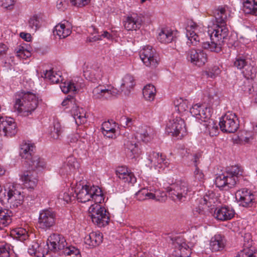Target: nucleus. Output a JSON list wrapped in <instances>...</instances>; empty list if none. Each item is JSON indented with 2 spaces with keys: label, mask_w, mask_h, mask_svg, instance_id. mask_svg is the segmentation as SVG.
Returning a JSON list of instances; mask_svg holds the SVG:
<instances>
[{
  "label": "nucleus",
  "mask_w": 257,
  "mask_h": 257,
  "mask_svg": "<svg viewBox=\"0 0 257 257\" xmlns=\"http://www.w3.org/2000/svg\"><path fill=\"white\" fill-rule=\"evenodd\" d=\"M208 33L210 36V42H203L202 48L209 50L211 52H220L229 33L226 24H213V25L209 28Z\"/></svg>",
  "instance_id": "nucleus-1"
},
{
  "label": "nucleus",
  "mask_w": 257,
  "mask_h": 257,
  "mask_svg": "<svg viewBox=\"0 0 257 257\" xmlns=\"http://www.w3.org/2000/svg\"><path fill=\"white\" fill-rule=\"evenodd\" d=\"M36 95L30 91L21 90L15 94V108L23 116L31 114L38 105Z\"/></svg>",
  "instance_id": "nucleus-2"
},
{
  "label": "nucleus",
  "mask_w": 257,
  "mask_h": 257,
  "mask_svg": "<svg viewBox=\"0 0 257 257\" xmlns=\"http://www.w3.org/2000/svg\"><path fill=\"white\" fill-rule=\"evenodd\" d=\"M0 197V200L4 202L8 201L13 207H17L21 205L24 201V195L21 191L16 189V187L12 183L6 185L5 191Z\"/></svg>",
  "instance_id": "nucleus-3"
},
{
  "label": "nucleus",
  "mask_w": 257,
  "mask_h": 257,
  "mask_svg": "<svg viewBox=\"0 0 257 257\" xmlns=\"http://www.w3.org/2000/svg\"><path fill=\"white\" fill-rule=\"evenodd\" d=\"M88 213L92 222L99 227H102L108 224L109 217L106 209L100 204L94 203L91 205L88 209Z\"/></svg>",
  "instance_id": "nucleus-4"
},
{
  "label": "nucleus",
  "mask_w": 257,
  "mask_h": 257,
  "mask_svg": "<svg viewBox=\"0 0 257 257\" xmlns=\"http://www.w3.org/2000/svg\"><path fill=\"white\" fill-rule=\"evenodd\" d=\"M194 192L192 187L189 186L187 183L184 181H181L173 185L169 190V193L172 198L180 202L186 201Z\"/></svg>",
  "instance_id": "nucleus-5"
},
{
  "label": "nucleus",
  "mask_w": 257,
  "mask_h": 257,
  "mask_svg": "<svg viewBox=\"0 0 257 257\" xmlns=\"http://www.w3.org/2000/svg\"><path fill=\"white\" fill-rule=\"evenodd\" d=\"M166 133L168 135L182 139L186 135V128L185 122L180 117L169 120L167 123Z\"/></svg>",
  "instance_id": "nucleus-6"
},
{
  "label": "nucleus",
  "mask_w": 257,
  "mask_h": 257,
  "mask_svg": "<svg viewBox=\"0 0 257 257\" xmlns=\"http://www.w3.org/2000/svg\"><path fill=\"white\" fill-rule=\"evenodd\" d=\"M235 198L240 206L250 207L257 202V192L243 188L236 192Z\"/></svg>",
  "instance_id": "nucleus-7"
},
{
  "label": "nucleus",
  "mask_w": 257,
  "mask_h": 257,
  "mask_svg": "<svg viewBox=\"0 0 257 257\" xmlns=\"http://www.w3.org/2000/svg\"><path fill=\"white\" fill-rule=\"evenodd\" d=\"M221 130L223 132L233 133L239 127V122L236 114L232 112H227L222 116L219 123Z\"/></svg>",
  "instance_id": "nucleus-8"
},
{
  "label": "nucleus",
  "mask_w": 257,
  "mask_h": 257,
  "mask_svg": "<svg viewBox=\"0 0 257 257\" xmlns=\"http://www.w3.org/2000/svg\"><path fill=\"white\" fill-rule=\"evenodd\" d=\"M140 56L144 64L147 67L155 68L159 64L156 51L151 46H145L140 51Z\"/></svg>",
  "instance_id": "nucleus-9"
},
{
  "label": "nucleus",
  "mask_w": 257,
  "mask_h": 257,
  "mask_svg": "<svg viewBox=\"0 0 257 257\" xmlns=\"http://www.w3.org/2000/svg\"><path fill=\"white\" fill-rule=\"evenodd\" d=\"M147 159L149 161L148 166L156 169H164L169 165L168 160L165 156L155 151H151L148 154Z\"/></svg>",
  "instance_id": "nucleus-10"
},
{
  "label": "nucleus",
  "mask_w": 257,
  "mask_h": 257,
  "mask_svg": "<svg viewBox=\"0 0 257 257\" xmlns=\"http://www.w3.org/2000/svg\"><path fill=\"white\" fill-rule=\"evenodd\" d=\"M55 212L52 210L44 209L40 212L38 223L40 228L47 229L55 224Z\"/></svg>",
  "instance_id": "nucleus-11"
},
{
  "label": "nucleus",
  "mask_w": 257,
  "mask_h": 257,
  "mask_svg": "<svg viewBox=\"0 0 257 257\" xmlns=\"http://www.w3.org/2000/svg\"><path fill=\"white\" fill-rule=\"evenodd\" d=\"M0 135L6 137H12L17 133L16 123L12 118H6L0 116Z\"/></svg>",
  "instance_id": "nucleus-12"
},
{
  "label": "nucleus",
  "mask_w": 257,
  "mask_h": 257,
  "mask_svg": "<svg viewBox=\"0 0 257 257\" xmlns=\"http://www.w3.org/2000/svg\"><path fill=\"white\" fill-rule=\"evenodd\" d=\"M47 244L49 249L55 252L60 251V253L67 245L64 237L57 233L51 234L47 239Z\"/></svg>",
  "instance_id": "nucleus-13"
},
{
  "label": "nucleus",
  "mask_w": 257,
  "mask_h": 257,
  "mask_svg": "<svg viewBox=\"0 0 257 257\" xmlns=\"http://www.w3.org/2000/svg\"><path fill=\"white\" fill-rule=\"evenodd\" d=\"M187 59L193 64L201 67L207 61V56L202 50L192 49L187 52Z\"/></svg>",
  "instance_id": "nucleus-14"
},
{
  "label": "nucleus",
  "mask_w": 257,
  "mask_h": 257,
  "mask_svg": "<svg viewBox=\"0 0 257 257\" xmlns=\"http://www.w3.org/2000/svg\"><path fill=\"white\" fill-rule=\"evenodd\" d=\"M20 180L23 182L25 187L34 189L36 187L38 179L36 171L31 170H25L19 175Z\"/></svg>",
  "instance_id": "nucleus-15"
},
{
  "label": "nucleus",
  "mask_w": 257,
  "mask_h": 257,
  "mask_svg": "<svg viewBox=\"0 0 257 257\" xmlns=\"http://www.w3.org/2000/svg\"><path fill=\"white\" fill-rule=\"evenodd\" d=\"M234 66L238 69H243L242 73L247 80L253 79L255 74L252 72V66L244 56H238L234 62Z\"/></svg>",
  "instance_id": "nucleus-16"
},
{
  "label": "nucleus",
  "mask_w": 257,
  "mask_h": 257,
  "mask_svg": "<svg viewBox=\"0 0 257 257\" xmlns=\"http://www.w3.org/2000/svg\"><path fill=\"white\" fill-rule=\"evenodd\" d=\"M142 22L141 15L133 13L125 18L123 21V26L127 31H136L141 28Z\"/></svg>",
  "instance_id": "nucleus-17"
},
{
  "label": "nucleus",
  "mask_w": 257,
  "mask_h": 257,
  "mask_svg": "<svg viewBox=\"0 0 257 257\" xmlns=\"http://www.w3.org/2000/svg\"><path fill=\"white\" fill-rule=\"evenodd\" d=\"M186 36L189 41L187 43L196 46L200 41L199 36L198 35V26L193 21H188L186 27Z\"/></svg>",
  "instance_id": "nucleus-18"
},
{
  "label": "nucleus",
  "mask_w": 257,
  "mask_h": 257,
  "mask_svg": "<svg viewBox=\"0 0 257 257\" xmlns=\"http://www.w3.org/2000/svg\"><path fill=\"white\" fill-rule=\"evenodd\" d=\"M79 167V164L75 158L73 157H69L63 163L59 170V173L61 176L70 175Z\"/></svg>",
  "instance_id": "nucleus-19"
},
{
  "label": "nucleus",
  "mask_w": 257,
  "mask_h": 257,
  "mask_svg": "<svg viewBox=\"0 0 257 257\" xmlns=\"http://www.w3.org/2000/svg\"><path fill=\"white\" fill-rule=\"evenodd\" d=\"M201 104L198 103L193 105L190 109V112L197 119L200 120L202 122L203 121L209 119L211 117V114L210 108L207 107H203L202 113H201Z\"/></svg>",
  "instance_id": "nucleus-20"
},
{
  "label": "nucleus",
  "mask_w": 257,
  "mask_h": 257,
  "mask_svg": "<svg viewBox=\"0 0 257 257\" xmlns=\"http://www.w3.org/2000/svg\"><path fill=\"white\" fill-rule=\"evenodd\" d=\"M234 215L235 211L232 208L224 206L217 208L214 211L213 216L217 220L226 221L232 218Z\"/></svg>",
  "instance_id": "nucleus-21"
},
{
  "label": "nucleus",
  "mask_w": 257,
  "mask_h": 257,
  "mask_svg": "<svg viewBox=\"0 0 257 257\" xmlns=\"http://www.w3.org/2000/svg\"><path fill=\"white\" fill-rule=\"evenodd\" d=\"M74 192L76 195L77 199L79 202L85 203L91 200L90 186L87 185H77Z\"/></svg>",
  "instance_id": "nucleus-22"
},
{
  "label": "nucleus",
  "mask_w": 257,
  "mask_h": 257,
  "mask_svg": "<svg viewBox=\"0 0 257 257\" xmlns=\"http://www.w3.org/2000/svg\"><path fill=\"white\" fill-rule=\"evenodd\" d=\"M215 184L219 188L227 190L234 186L235 181L233 178L227 176L224 172L216 177Z\"/></svg>",
  "instance_id": "nucleus-23"
},
{
  "label": "nucleus",
  "mask_w": 257,
  "mask_h": 257,
  "mask_svg": "<svg viewBox=\"0 0 257 257\" xmlns=\"http://www.w3.org/2000/svg\"><path fill=\"white\" fill-rule=\"evenodd\" d=\"M200 128L205 133L208 134L211 137H214L219 134L218 125L213 119H207L206 121H203L200 122Z\"/></svg>",
  "instance_id": "nucleus-24"
},
{
  "label": "nucleus",
  "mask_w": 257,
  "mask_h": 257,
  "mask_svg": "<svg viewBox=\"0 0 257 257\" xmlns=\"http://www.w3.org/2000/svg\"><path fill=\"white\" fill-rule=\"evenodd\" d=\"M116 174L124 182L134 184L137 181L134 174L125 167H118L116 170Z\"/></svg>",
  "instance_id": "nucleus-25"
},
{
  "label": "nucleus",
  "mask_w": 257,
  "mask_h": 257,
  "mask_svg": "<svg viewBox=\"0 0 257 257\" xmlns=\"http://www.w3.org/2000/svg\"><path fill=\"white\" fill-rule=\"evenodd\" d=\"M35 146L28 142H23L20 145L19 154L21 157L28 161L33 156Z\"/></svg>",
  "instance_id": "nucleus-26"
},
{
  "label": "nucleus",
  "mask_w": 257,
  "mask_h": 257,
  "mask_svg": "<svg viewBox=\"0 0 257 257\" xmlns=\"http://www.w3.org/2000/svg\"><path fill=\"white\" fill-rule=\"evenodd\" d=\"M225 243L224 237L220 234H216L210 240V248L212 251H219L223 249Z\"/></svg>",
  "instance_id": "nucleus-27"
},
{
  "label": "nucleus",
  "mask_w": 257,
  "mask_h": 257,
  "mask_svg": "<svg viewBox=\"0 0 257 257\" xmlns=\"http://www.w3.org/2000/svg\"><path fill=\"white\" fill-rule=\"evenodd\" d=\"M153 130L148 126H143L139 128L136 133V138L142 141L147 143L154 137Z\"/></svg>",
  "instance_id": "nucleus-28"
},
{
  "label": "nucleus",
  "mask_w": 257,
  "mask_h": 257,
  "mask_svg": "<svg viewBox=\"0 0 257 257\" xmlns=\"http://www.w3.org/2000/svg\"><path fill=\"white\" fill-rule=\"evenodd\" d=\"M103 236L99 231L92 232L84 237V242L90 247H95L102 242Z\"/></svg>",
  "instance_id": "nucleus-29"
},
{
  "label": "nucleus",
  "mask_w": 257,
  "mask_h": 257,
  "mask_svg": "<svg viewBox=\"0 0 257 257\" xmlns=\"http://www.w3.org/2000/svg\"><path fill=\"white\" fill-rule=\"evenodd\" d=\"M29 167L28 170L32 171L40 170L46 167V163L44 159L38 156H33L28 161H27Z\"/></svg>",
  "instance_id": "nucleus-30"
},
{
  "label": "nucleus",
  "mask_w": 257,
  "mask_h": 257,
  "mask_svg": "<svg viewBox=\"0 0 257 257\" xmlns=\"http://www.w3.org/2000/svg\"><path fill=\"white\" fill-rule=\"evenodd\" d=\"M124 147L126 153L131 157H135L140 153L138 144L133 140V138L132 140H125L124 143Z\"/></svg>",
  "instance_id": "nucleus-31"
},
{
  "label": "nucleus",
  "mask_w": 257,
  "mask_h": 257,
  "mask_svg": "<svg viewBox=\"0 0 257 257\" xmlns=\"http://www.w3.org/2000/svg\"><path fill=\"white\" fill-rule=\"evenodd\" d=\"M228 12L225 7L219 6L214 10V16L215 19L214 24H226Z\"/></svg>",
  "instance_id": "nucleus-32"
},
{
  "label": "nucleus",
  "mask_w": 257,
  "mask_h": 257,
  "mask_svg": "<svg viewBox=\"0 0 257 257\" xmlns=\"http://www.w3.org/2000/svg\"><path fill=\"white\" fill-rule=\"evenodd\" d=\"M211 206V202L209 200V197L206 196L201 198L199 200V205L193 210V213L195 217H198L199 215H204L206 210Z\"/></svg>",
  "instance_id": "nucleus-33"
},
{
  "label": "nucleus",
  "mask_w": 257,
  "mask_h": 257,
  "mask_svg": "<svg viewBox=\"0 0 257 257\" xmlns=\"http://www.w3.org/2000/svg\"><path fill=\"white\" fill-rule=\"evenodd\" d=\"M71 113L76 124H80L86 121V112L83 108L75 104L71 108Z\"/></svg>",
  "instance_id": "nucleus-34"
},
{
  "label": "nucleus",
  "mask_w": 257,
  "mask_h": 257,
  "mask_svg": "<svg viewBox=\"0 0 257 257\" xmlns=\"http://www.w3.org/2000/svg\"><path fill=\"white\" fill-rule=\"evenodd\" d=\"M119 93L117 89H98V92L94 94L96 99L105 100L111 99L113 96H116Z\"/></svg>",
  "instance_id": "nucleus-35"
},
{
  "label": "nucleus",
  "mask_w": 257,
  "mask_h": 257,
  "mask_svg": "<svg viewBox=\"0 0 257 257\" xmlns=\"http://www.w3.org/2000/svg\"><path fill=\"white\" fill-rule=\"evenodd\" d=\"M175 38L174 34L171 30L168 29H162L159 33L157 39L162 43H169L174 41Z\"/></svg>",
  "instance_id": "nucleus-36"
},
{
  "label": "nucleus",
  "mask_w": 257,
  "mask_h": 257,
  "mask_svg": "<svg viewBox=\"0 0 257 257\" xmlns=\"http://www.w3.org/2000/svg\"><path fill=\"white\" fill-rule=\"evenodd\" d=\"M11 211L0 207V229L8 226L12 222Z\"/></svg>",
  "instance_id": "nucleus-37"
},
{
  "label": "nucleus",
  "mask_w": 257,
  "mask_h": 257,
  "mask_svg": "<svg viewBox=\"0 0 257 257\" xmlns=\"http://www.w3.org/2000/svg\"><path fill=\"white\" fill-rule=\"evenodd\" d=\"M91 199L95 203L99 204L104 201L103 194L101 189L97 186H92L90 187Z\"/></svg>",
  "instance_id": "nucleus-38"
},
{
  "label": "nucleus",
  "mask_w": 257,
  "mask_h": 257,
  "mask_svg": "<svg viewBox=\"0 0 257 257\" xmlns=\"http://www.w3.org/2000/svg\"><path fill=\"white\" fill-rule=\"evenodd\" d=\"M71 30L69 27H66L64 24H59L55 27L54 35H57L59 39H64L70 35Z\"/></svg>",
  "instance_id": "nucleus-39"
},
{
  "label": "nucleus",
  "mask_w": 257,
  "mask_h": 257,
  "mask_svg": "<svg viewBox=\"0 0 257 257\" xmlns=\"http://www.w3.org/2000/svg\"><path fill=\"white\" fill-rule=\"evenodd\" d=\"M250 234L247 233L245 235V238H247V247L240 251L236 257H257V252L253 251L248 247L251 245V240H250Z\"/></svg>",
  "instance_id": "nucleus-40"
},
{
  "label": "nucleus",
  "mask_w": 257,
  "mask_h": 257,
  "mask_svg": "<svg viewBox=\"0 0 257 257\" xmlns=\"http://www.w3.org/2000/svg\"><path fill=\"white\" fill-rule=\"evenodd\" d=\"M177 254L180 257H188L191 253L189 246L185 242L179 243L177 242L175 244Z\"/></svg>",
  "instance_id": "nucleus-41"
},
{
  "label": "nucleus",
  "mask_w": 257,
  "mask_h": 257,
  "mask_svg": "<svg viewBox=\"0 0 257 257\" xmlns=\"http://www.w3.org/2000/svg\"><path fill=\"white\" fill-rule=\"evenodd\" d=\"M156 93L155 86L151 84L146 85L143 90L144 97L148 101H153L155 98Z\"/></svg>",
  "instance_id": "nucleus-42"
},
{
  "label": "nucleus",
  "mask_w": 257,
  "mask_h": 257,
  "mask_svg": "<svg viewBox=\"0 0 257 257\" xmlns=\"http://www.w3.org/2000/svg\"><path fill=\"white\" fill-rule=\"evenodd\" d=\"M225 173L227 176L233 178L236 183L237 177L242 175L243 169L238 165L232 166L228 168Z\"/></svg>",
  "instance_id": "nucleus-43"
},
{
  "label": "nucleus",
  "mask_w": 257,
  "mask_h": 257,
  "mask_svg": "<svg viewBox=\"0 0 257 257\" xmlns=\"http://www.w3.org/2000/svg\"><path fill=\"white\" fill-rule=\"evenodd\" d=\"M175 110L179 113H183L187 110L188 108V101L186 99L182 98L176 99L174 101Z\"/></svg>",
  "instance_id": "nucleus-44"
},
{
  "label": "nucleus",
  "mask_w": 257,
  "mask_h": 257,
  "mask_svg": "<svg viewBox=\"0 0 257 257\" xmlns=\"http://www.w3.org/2000/svg\"><path fill=\"white\" fill-rule=\"evenodd\" d=\"M137 199L143 201L149 199H154L155 195L145 188L141 189L136 193Z\"/></svg>",
  "instance_id": "nucleus-45"
},
{
  "label": "nucleus",
  "mask_w": 257,
  "mask_h": 257,
  "mask_svg": "<svg viewBox=\"0 0 257 257\" xmlns=\"http://www.w3.org/2000/svg\"><path fill=\"white\" fill-rule=\"evenodd\" d=\"M63 132V128L59 122H54L50 132L51 138L54 140H59Z\"/></svg>",
  "instance_id": "nucleus-46"
},
{
  "label": "nucleus",
  "mask_w": 257,
  "mask_h": 257,
  "mask_svg": "<svg viewBox=\"0 0 257 257\" xmlns=\"http://www.w3.org/2000/svg\"><path fill=\"white\" fill-rule=\"evenodd\" d=\"M59 200H63L66 203H69L75 199L73 194V189L66 190L59 193L58 195Z\"/></svg>",
  "instance_id": "nucleus-47"
},
{
  "label": "nucleus",
  "mask_w": 257,
  "mask_h": 257,
  "mask_svg": "<svg viewBox=\"0 0 257 257\" xmlns=\"http://www.w3.org/2000/svg\"><path fill=\"white\" fill-rule=\"evenodd\" d=\"M61 77V73L60 72H55L52 70H46L41 75L42 78L47 79L49 80L58 81L60 80Z\"/></svg>",
  "instance_id": "nucleus-48"
},
{
  "label": "nucleus",
  "mask_w": 257,
  "mask_h": 257,
  "mask_svg": "<svg viewBox=\"0 0 257 257\" xmlns=\"http://www.w3.org/2000/svg\"><path fill=\"white\" fill-rule=\"evenodd\" d=\"M60 87L64 93H68L76 90L75 84L73 81H61Z\"/></svg>",
  "instance_id": "nucleus-49"
},
{
  "label": "nucleus",
  "mask_w": 257,
  "mask_h": 257,
  "mask_svg": "<svg viewBox=\"0 0 257 257\" xmlns=\"http://www.w3.org/2000/svg\"><path fill=\"white\" fill-rule=\"evenodd\" d=\"M12 234L18 239L23 241L26 240L28 237L27 231L23 228H18L14 229Z\"/></svg>",
  "instance_id": "nucleus-50"
},
{
  "label": "nucleus",
  "mask_w": 257,
  "mask_h": 257,
  "mask_svg": "<svg viewBox=\"0 0 257 257\" xmlns=\"http://www.w3.org/2000/svg\"><path fill=\"white\" fill-rule=\"evenodd\" d=\"M135 85L134 81H125L121 84L119 90L123 92L125 94H128Z\"/></svg>",
  "instance_id": "nucleus-51"
},
{
  "label": "nucleus",
  "mask_w": 257,
  "mask_h": 257,
  "mask_svg": "<svg viewBox=\"0 0 257 257\" xmlns=\"http://www.w3.org/2000/svg\"><path fill=\"white\" fill-rule=\"evenodd\" d=\"M29 26L32 32H35L40 26L39 19L35 16L30 18L29 21Z\"/></svg>",
  "instance_id": "nucleus-52"
},
{
  "label": "nucleus",
  "mask_w": 257,
  "mask_h": 257,
  "mask_svg": "<svg viewBox=\"0 0 257 257\" xmlns=\"http://www.w3.org/2000/svg\"><path fill=\"white\" fill-rule=\"evenodd\" d=\"M243 6L244 9L249 11L254 8H257V0H244Z\"/></svg>",
  "instance_id": "nucleus-53"
},
{
  "label": "nucleus",
  "mask_w": 257,
  "mask_h": 257,
  "mask_svg": "<svg viewBox=\"0 0 257 257\" xmlns=\"http://www.w3.org/2000/svg\"><path fill=\"white\" fill-rule=\"evenodd\" d=\"M194 177L195 180L202 182L204 178V175L202 171L198 167L195 168L194 171Z\"/></svg>",
  "instance_id": "nucleus-54"
},
{
  "label": "nucleus",
  "mask_w": 257,
  "mask_h": 257,
  "mask_svg": "<svg viewBox=\"0 0 257 257\" xmlns=\"http://www.w3.org/2000/svg\"><path fill=\"white\" fill-rule=\"evenodd\" d=\"M17 56L19 58L25 59L31 56V53L29 51L24 50L22 48L17 51Z\"/></svg>",
  "instance_id": "nucleus-55"
},
{
  "label": "nucleus",
  "mask_w": 257,
  "mask_h": 257,
  "mask_svg": "<svg viewBox=\"0 0 257 257\" xmlns=\"http://www.w3.org/2000/svg\"><path fill=\"white\" fill-rule=\"evenodd\" d=\"M10 247L7 246H3L0 247V257H10Z\"/></svg>",
  "instance_id": "nucleus-56"
},
{
  "label": "nucleus",
  "mask_w": 257,
  "mask_h": 257,
  "mask_svg": "<svg viewBox=\"0 0 257 257\" xmlns=\"http://www.w3.org/2000/svg\"><path fill=\"white\" fill-rule=\"evenodd\" d=\"M70 2L72 5L81 7L87 5L89 1V0H70Z\"/></svg>",
  "instance_id": "nucleus-57"
},
{
  "label": "nucleus",
  "mask_w": 257,
  "mask_h": 257,
  "mask_svg": "<svg viewBox=\"0 0 257 257\" xmlns=\"http://www.w3.org/2000/svg\"><path fill=\"white\" fill-rule=\"evenodd\" d=\"M112 128H114V123L112 124L109 121H105L102 124V132L110 131Z\"/></svg>",
  "instance_id": "nucleus-58"
},
{
  "label": "nucleus",
  "mask_w": 257,
  "mask_h": 257,
  "mask_svg": "<svg viewBox=\"0 0 257 257\" xmlns=\"http://www.w3.org/2000/svg\"><path fill=\"white\" fill-rule=\"evenodd\" d=\"M15 0H0V5L6 9H9L13 6Z\"/></svg>",
  "instance_id": "nucleus-59"
},
{
  "label": "nucleus",
  "mask_w": 257,
  "mask_h": 257,
  "mask_svg": "<svg viewBox=\"0 0 257 257\" xmlns=\"http://www.w3.org/2000/svg\"><path fill=\"white\" fill-rule=\"evenodd\" d=\"M68 5V3L65 0H58L56 4V7L58 9L63 11Z\"/></svg>",
  "instance_id": "nucleus-60"
},
{
  "label": "nucleus",
  "mask_w": 257,
  "mask_h": 257,
  "mask_svg": "<svg viewBox=\"0 0 257 257\" xmlns=\"http://www.w3.org/2000/svg\"><path fill=\"white\" fill-rule=\"evenodd\" d=\"M74 102V99L73 97L70 95H68L67 97L64 99L62 102V105L63 106L69 105L70 104H73Z\"/></svg>",
  "instance_id": "nucleus-61"
},
{
  "label": "nucleus",
  "mask_w": 257,
  "mask_h": 257,
  "mask_svg": "<svg viewBox=\"0 0 257 257\" xmlns=\"http://www.w3.org/2000/svg\"><path fill=\"white\" fill-rule=\"evenodd\" d=\"M103 135L108 138H112L115 136V129L112 128L110 131L102 132Z\"/></svg>",
  "instance_id": "nucleus-62"
},
{
  "label": "nucleus",
  "mask_w": 257,
  "mask_h": 257,
  "mask_svg": "<svg viewBox=\"0 0 257 257\" xmlns=\"http://www.w3.org/2000/svg\"><path fill=\"white\" fill-rule=\"evenodd\" d=\"M203 75V76H206L207 78H210L212 79L215 78L216 76H217V74H215L210 69L208 71L204 72Z\"/></svg>",
  "instance_id": "nucleus-63"
},
{
  "label": "nucleus",
  "mask_w": 257,
  "mask_h": 257,
  "mask_svg": "<svg viewBox=\"0 0 257 257\" xmlns=\"http://www.w3.org/2000/svg\"><path fill=\"white\" fill-rule=\"evenodd\" d=\"M8 49V48L7 45L0 43V56H3L6 54Z\"/></svg>",
  "instance_id": "nucleus-64"
}]
</instances>
